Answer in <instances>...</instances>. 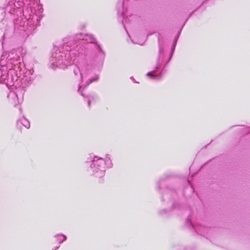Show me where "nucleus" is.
Returning <instances> with one entry per match:
<instances>
[{"mask_svg":"<svg viewBox=\"0 0 250 250\" xmlns=\"http://www.w3.org/2000/svg\"><path fill=\"white\" fill-rule=\"evenodd\" d=\"M99 79V77H97L96 78H93V79H90L89 80V83H91L94 81H97Z\"/></svg>","mask_w":250,"mask_h":250,"instance_id":"1","label":"nucleus"},{"mask_svg":"<svg viewBox=\"0 0 250 250\" xmlns=\"http://www.w3.org/2000/svg\"><path fill=\"white\" fill-rule=\"evenodd\" d=\"M88 106L90 107V104H91V102L90 101H89L88 102Z\"/></svg>","mask_w":250,"mask_h":250,"instance_id":"3","label":"nucleus"},{"mask_svg":"<svg viewBox=\"0 0 250 250\" xmlns=\"http://www.w3.org/2000/svg\"><path fill=\"white\" fill-rule=\"evenodd\" d=\"M100 172L102 173V177H103L104 175V172L101 171Z\"/></svg>","mask_w":250,"mask_h":250,"instance_id":"2","label":"nucleus"}]
</instances>
